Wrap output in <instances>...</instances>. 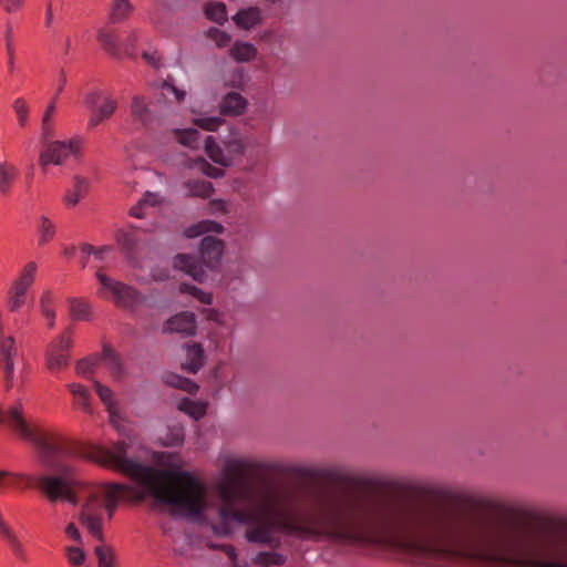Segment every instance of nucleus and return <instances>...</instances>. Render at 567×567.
Listing matches in <instances>:
<instances>
[{"instance_id": "1", "label": "nucleus", "mask_w": 567, "mask_h": 567, "mask_svg": "<svg viewBox=\"0 0 567 567\" xmlns=\"http://www.w3.org/2000/svg\"><path fill=\"white\" fill-rule=\"evenodd\" d=\"M301 525L287 514L251 524L245 538L262 545L269 532L357 547L385 546L403 560L429 567H481V517L379 507L355 498L331 501Z\"/></svg>"}, {"instance_id": "2", "label": "nucleus", "mask_w": 567, "mask_h": 567, "mask_svg": "<svg viewBox=\"0 0 567 567\" xmlns=\"http://www.w3.org/2000/svg\"><path fill=\"white\" fill-rule=\"evenodd\" d=\"M0 424H6L21 439L31 442L39 452L40 464L54 472L41 476L21 474L20 477L34 484L50 503L68 502L76 506L79 504L76 488L81 483L76 478L75 467L64 463L61 457L76 456L78 447L71 443H52L44 435L37 434L23 415V405L20 400L7 411L0 408Z\"/></svg>"}, {"instance_id": "3", "label": "nucleus", "mask_w": 567, "mask_h": 567, "mask_svg": "<svg viewBox=\"0 0 567 567\" xmlns=\"http://www.w3.org/2000/svg\"><path fill=\"white\" fill-rule=\"evenodd\" d=\"M113 471L131 478L135 486L156 484L161 486L163 495L175 497L179 493H189L204 504L195 492L204 491L205 483L196 472L183 467L178 453H158L155 466L128 456Z\"/></svg>"}, {"instance_id": "4", "label": "nucleus", "mask_w": 567, "mask_h": 567, "mask_svg": "<svg viewBox=\"0 0 567 567\" xmlns=\"http://www.w3.org/2000/svg\"><path fill=\"white\" fill-rule=\"evenodd\" d=\"M109 492L105 494V511L111 519L118 507V494L131 492V502L140 504L151 498L150 508L153 512L168 513L173 517H186L203 523L207 519L205 504L193 497L189 493H179L175 497L163 495L161 486H133L126 483L113 482L107 484Z\"/></svg>"}, {"instance_id": "5", "label": "nucleus", "mask_w": 567, "mask_h": 567, "mask_svg": "<svg viewBox=\"0 0 567 567\" xmlns=\"http://www.w3.org/2000/svg\"><path fill=\"white\" fill-rule=\"evenodd\" d=\"M95 277L102 289L112 292L115 307L128 312H135L143 303L144 297L136 287L114 280L101 271H97Z\"/></svg>"}, {"instance_id": "6", "label": "nucleus", "mask_w": 567, "mask_h": 567, "mask_svg": "<svg viewBox=\"0 0 567 567\" xmlns=\"http://www.w3.org/2000/svg\"><path fill=\"white\" fill-rule=\"evenodd\" d=\"M43 145L45 147L39 155V165L43 174H47L49 165H62L70 155L80 156L82 140L73 137L69 141H54Z\"/></svg>"}, {"instance_id": "7", "label": "nucleus", "mask_w": 567, "mask_h": 567, "mask_svg": "<svg viewBox=\"0 0 567 567\" xmlns=\"http://www.w3.org/2000/svg\"><path fill=\"white\" fill-rule=\"evenodd\" d=\"M73 333L74 326L70 324L49 343L45 350V363L50 371H59L69 365Z\"/></svg>"}, {"instance_id": "8", "label": "nucleus", "mask_w": 567, "mask_h": 567, "mask_svg": "<svg viewBox=\"0 0 567 567\" xmlns=\"http://www.w3.org/2000/svg\"><path fill=\"white\" fill-rule=\"evenodd\" d=\"M226 248V243L214 236H204L198 244V258L205 268L210 271H217L220 267L221 257Z\"/></svg>"}, {"instance_id": "9", "label": "nucleus", "mask_w": 567, "mask_h": 567, "mask_svg": "<svg viewBox=\"0 0 567 567\" xmlns=\"http://www.w3.org/2000/svg\"><path fill=\"white\" fill-rule=\"evenodd\" d=\"M173 268L189 276L198 284H205L208 275L198 256L185 252H178L173 257Z\"/></svg>"}, {"instance_id": "10", "label": "nucleus", "mask_w": 567, "mask_h": 567, "mask_svg": "<svg viewBox=\"0 0 567 567\" xmlns=\"http://www.w3.org/2000/svg\"><path fill=\"white\" fill-rule=\"evenodd\" d=\"M197 330V318L192 311H181L171 316L164 327L165 332L179 333L184 337H195Z\"/></svg>"}, {"instance_id": "11", "label": "nucleus", "mask_w": 567, "mask_h": 567, "mask_svg": "<svg viewBox=\"0 0 567 567\" xmlns=\"http://www.w3.org/2000/svg\"><path fill=\"white\" fill-rule=\"evenodd\" d=\"M14 344L16 340L11 336L0 339V361H3L4 363V389L7 392L10 391L13 386V357L17 354V349L14 348Z\"/></svg>"}, {"instance_id": "12", "label": "nucleus", "mask_w": 567, "mask_h": 567, "mask_svg": "<svg viewBox=\"0 0 567 567\" xmlns=\"http://www.w3.org/2000/svg\"><path fill=\"white\" fill-rule=\"evenodd\" d=\"M248 101L238 92H228L223 96L219 113L223 116H240L247 112Z\"/></svg>"}, {"instance_id": "13", "label": "nucleus", "mask_w": 567, "mask_h": 567, "mask_svg": "<svg viewBox=\"0 0 567 567\" xmlns=\"http://www.w3.org/2000/svg\"><path fill=\"white\" fill-rule=\"evenodd\" d=\"M127 450L128 444L125 441H117L111 449L102 447L101 458L97 460V463L103 467L114 470L128 457Z\"/></svg>"}, {"instance_id": "14", "label": "nucleus", "mask_w": 567, "mask_h": 567, "mask_svg": "<svg viewBox=\"0 0 567 567\" xmlns=\"http://www.w3.org/2000/svg\"><path fill=\"white\" fill-rule=\"evenodd\" d=\"M187 350V362L182 364V369L188 373L196 374L205 364V351L203 344L195 341H188L184 344Z\"/></svg>"}, {"instance_id": "15", "label": "nucleus", "mask_w": 567, "mask_h": 567, "mask_svg": "<svg viewBox=\"0 0 567 567\" xmlns=\"http://www.w3.org/2000/svg\"><path fill=\"white\" fill-rule=\"evenodd\" d=\"M233 21L237 28L241 30H250L262 22L261 10L256 6L239 9L233 17Z\"/></svg>"}, {"instance_id": "16", "label": "nucleus", "mask_w": 567, "mask_h": 567, "mask_svg": "<svg viewBox=\"0 0 567 567\" xmlns=\"http://www.w3.org/2000/svg\"><path fill=\"white\" fill-rule=\"evenodd\" d=\"M208 403L206 401H195L188 396H183L177 403V410L194 421L202 420L206 415Z\"/></svg>"}, {"instance_id": "17", "label": "nucleus", "mask_w": 567, "mask_h": 567, "mask_svg": "<svg viewBox=\"0 0 567 567\" xmlns=\"http://www.w3.org/2000/svg\"><path fill=\"white\" fill-rule=\"evenodd\" d=\"M74 186L72 190H68L63 197L66 206H76L90 192V181L80 175L73 177Z\"/></svg>"}, {"instance_id": "18", "label": "nucleus", "mask_w": 567, "mask_h": 567, "mask_svg": "<svg viewBox=\"0 0 567 567\" xmlns=\"http://www.w3.org/2000/svg\"><path fill=\"white\" fill-rule=\"evenodd\" d=\"M115 241L128 262L135 259L137 252V239L133 233L118 229L115 235Z\"/></svg>"}, {"instance_id": "19", "label": "nucleus", "mask_w": 567, "mask_h": 567, "mask_svg": "<svg viewBox=\"0 0 567 567\" xmlns=\"http://www.w3.org/2000/svg\"><path fill=\"white\" fill-rule=\"evenodd\" d=\"M229 53L235 62L247 63L256 59L258 51L252 43L237 40L230 48Z\"/></svg>"}, {"instance_id": "20", "label": "nucleus", "mask_w": 567, "mask_h": 567, "mask_svg": "<svg viewBox=\"0 0 567 567\" xmlns=\"http://www.w3.org/2000/svg\"><path fill=\"white\" fill-rule=\"evenodd\" d=\"M93 385H94V389H95L99 398L101 399L106 411L109 412L110 423H114V417L118 416V412H117V403L114 399L113 391L109 386L102 384L97 380L93 381Z\"/></svg>"}, {"instance_id": "21", "label": "nucleus", "mask_w": 567, "mask_h": 567, "mask_svg": "<svg viewBox=\"0 0 567 567\" xmlns=\"http://www.w3.org/2000/svg\"><path fill=\"white\" fill-rule=\"evenodd\" d=\"M165 384L185 391L190 395H196L199 391V385L194 380L175 372L167 373Z\"/></svg>"}, {"instance_id": "22", "label": "nucleus", "mask_w": 567, "mask_h": 567, "mask_svg": "<svg viewBox=\"0 0 567 567\" xmlns=\"http://www.w3.org/2000/svg\"><path fill=\"white\" fill-rule=\"evenodd\" d=\"M205 153L215 163L223 167H230L233 165V158L224 155L223 150L217 144L216 138L208 135L205 138L204 145Z\"/></svg>"}, {"instance_id": "23", "label": "nucleus", "mask_w": 567, "mask_h": 567, "mask_svg": "<svg viewBox=\"0 0 567 567\" xmlns=\"http://www.w3.org/2000/svg\"><path fill=\"white\" fill-rule=\"evenodd\" d=\"M100 362L104 360L113 374L123 372V362L118 352L110 343L102 344V352L99 353Z\"/></svg>"}, {"instance_id": "24", "label": "nucleus", "mask_w": 567, "mask_h": 567, "mask_svg": "<svg viewBox=\"0 0 567 567\" xmlns=\"http://www.w3.org/2000/svg\"><path fill=\"white\" fill-rule=\"evenodd\" d=\"M131 114L134 121L146 126L151 122V110L143 95H134L131 104Z\"/></svg>"}, {"instance_id": "25", "label": "nucleus", "mask_w": 567, "mask_h": 567, "mask_svg": "<svg viewBox=\"0 0 567 567\" xmlns=\"http://www.w3.org/2000/svg\"><path fill=\"white\" fill-rule=\"evenodd\" d=\"M185 186L192 197L208 199L215 193L213 183L208 181L189 179L185 182Z\"/></svg>"}, {"instance_id": "26", "label": "nucleus", "mask_w": 567, "mask_h": 567, "mask_svg": "<svg viewBox=\"0 0 567 567\" xmlns=\"http://www.w3.org/2000/svg\"><path fill=\"white\" fill-rule=\"evenodd\" d=\"M117 103L113 99H106L101 106L93 110L89 120L90 127H95L104 120L111 117L116 111Z\"/></svg>"}, {"instance_id": "27", "label": "nucleus", "mask_w": 567, "mask_h": 567, "mask_svg": "<svg viewBox=\"0 0 567 567\" xmlns=\"http://www.w3.org/2000/svg\"><path fill=\"white\" fill-rule=\"evenodd\" d=\"M188 167H197L202 174L209 178H220L226 175L225 169L212 165L205 157L196 156L188 159Z\"/></svg>"}, {"instance_id": "28", "label": "nucleus", "mask_w": 567, "mask_h": 567, "mask_svg": "<svg viewBox=\"0 0 567 567\" xmlns=\"http://www.w3.org/2000/svg\"><path fill=\"white\" fill-rule=\"evenodd\" d=\"M81 523L86 527L87 532L99 542L102 543V545L105 542L104 534H103V520L102 517L97 515H90L82 513L80 515Z\"/></svg>"}, {"instance_id": "29", "label": "nucleus", "mask_w": 567, "mask_h": 567, "mask_svg": "<svg viewBox=\"0 0 567 567\" xmlns=\"http://www.w3.org/2000/svg\"><path fill=\"white\" fill-rule=\"evenodd\" d=\"M173 134L175 136V140L178 144L182 146L197 150L198 148V140L200 136V133L197 128L194 127H187V128H175L173 130Z\"/></svg>"}, {"instance_id": "30", "label": "nucleus", "mask_w": 567, "mask_h": 567, "mask_svg": "<svg viewBox=\"0 0 567 567\" xmlns=\"http://www.w3.org/2000/svg\"><path fill=\"white\" fill-rule=\"evenodd\" d=\"M205 17L223 25L227 21V7L224 2H207L203 7Z\"/></svg>"}, {"instance_id": "31", "label": "nucleus", "mask_w": 567, "mask_h": 567, "mask_svg": "<svg viewBox=\"0 0 567 567\" xmlns=\"http://www.w3.org/2000/svg\"><path fill=\"white\" fill-rule=\"evenodd\" d=\"M70 316L73 320H91V306L82 298L70 297Z\"/></svg>"}, {"instance_id": "32", "label": "nucleus", "mask_w": 567, "mask_h": 567, "mask_svg": "<svg viewBox=\"0 0 567 567\" xmlns=\"http://www.w3.org/2000/svg\"><path fill=\"white\" fill-rule=\"evenodd\" d=\"M178 291L183 295H189L196 298L203 305L210 306L214 302L213 292L204 291L199 287L186 281L179 284Z\"/></svg>"}, {"instance_id": "33", "label": "nucleus", "mask_w": 567, "mask_h": 567, "mask_svg": "<svg viewBox=\"0 0 567 567\" xmlns=\"http://www.w3.org/2000/svg\"><path fill=\"white\" fill-rule=\"evenodd\" d=\"M0 535L7 540L13 554L21 560L25 559L24 550L18 537L2 518H0Z\"/></svg>"}, {"instance_id": "34", "label": "nucleus", "mask_w": 567, "mask_h": 567, "mask_svg": "<svg viewBox=\"0 0 567 567\" xmlns=\"http://www.w3.org/2000/svg\"><path fill=\"white\" fill-rule=\"evenodd\" d=\"M287 561V556L277 551H259L252 563L260 567L282 566Z\"/></svg>"}, {"instance_id": "35", "label": "nucleus", "mask_w": 567, "mask_h": 567, "mask_svg": "<svg viewBox=\"0 0 567 567\" xmlns=\"http://www.w3.org/2000/svg\"><path fill=\"white\" fill-rule=\"evenodd\" d=\"M134 11V7L128 0H113L110 22L116 23L126 20Z\"/></svg>"}, {"instance_id": "36", "label": "nucleus", "mask_w": 567, "mask_h": 567, "mask_svg": "<svg viewBox=\"0 0 567 567\" xmlns=\"http://www.w3.org/2000/svg\"><path fill=\"white\" fill-rule=\"evenodd\" d=\"M100 363L99 353H91L82 359H79L75 363V373L79 377L89 378L94 374L96 367Z\"/></svg>"}, {"instance_id": "37", "label": "nucleus", "mask_w": 567, "mask_h": 567, "mask_svg": "<svg viewBox=\"0 0 567 567\" xmlns=\"http://www.w3.org/2000/svg\"><path fill=\"white\" fill-rule=\"evenodd\" d=\"M220 520L243 524L246 522L245 512L237 508L233 503H223L218 508Z\"/></svg>"}, {"instance_id": "38", "label": "nucleus", "mask_w": 567, "mask_h": 567, "mask_svg": "<svg viewBox=\"0 0 567 567\" xmlns=\"http://www.w3.org/2000/svg\"><path fill=\"white\" fill-rule=\"evenodd\" d=\"M29 287H24L23 285H19L17 281L13 282L8 298V309L11 312L18 311L23 305L25 299V293Z\"/></svg>"}, {"instance_id": "39", "label": "nucleus", "mask_w": 567, "mask_h": 567, "mask_svg": "<svg viewBox=\"0 0 567 567\" xmlns=\"http://www.w3.org/2000/svg\"><path fill=\"white\" fill-rule=\"evenodd\" d=\"M229 135L231 136V138L224 141V145H225L227 152L230 155H237V156L245 155L246 145L239 136L240 135L239 130L236 126L231 125L229 127Z\"/></svg>"}, {"instance_id": "40", "label": "nucleus", "mask_w": 567, "mask_h": 567, "mask_svg": "<svg viewBox=\"0 0 567 567\" xmlns=\"http://www.w3.org/2000/svg\"><path fill=\"white\" fill-rule=\"evenodd\" d=\"M159 204V199H158V195L156 193H152V192H145L143 194V197L134 205L130 208L128 210V215L131 217H134V218H144V213H143V208L146 206V205H150V206H157Z\"/></svg>"}, {"instance_id": "41", "label": "nucleus", "mask_w": 567, "mask_h": 567, "mask_svg": "<svg viewBox=\"0 0 567 567\" xmlns=\"http://www.w3.org/2000/svg\"><path fill=\"white\" fill-rule=\"evenodd\" d=\"M97 558V567H117L114 549L109 545H100L94 548Z\"/></svg>"}, {"instance_id": "42", "label": "nucleus", "mask_w": 567, "mask_h": 567, "mask_svg": "<svg viewBox=\"0 0 567 567\" xmlns=\"http://www.w3.org/2000/svg\"><path fill=\"white\" fill-rule=\"evenodd\" d=\"M17 177V168L8 163L0 164V192L7 195L11 189V184Z\"/></svg>"}, {"instance_id": "43", "label": "nucleus", "mask_w": 567, "mask_h": 567, "mask_svg": "<svg viewBox=\"0 0 567 567\" xmlns=\"http://www.w3.org/2000/svg\"><path fill=\"white\" fill-rule=\"evenodd\" d=\"M68 389L74 396L79 399V402L83 408V411L86 413H91V393L89 389L81 383H70L68 384Z\"/></svg>"}, {"instance_id": "44", "label": "nucleus", "mask_w": 567, "mask_h": 567, "mask_svg": "<svg viewBox=\"0 0 567 567\" xmlns=\"http://www.w3.org/2000/svg\"><path fill=\"white\" fill-rule=\"evenodd\" d=\"M97 40L101 43L102 49L113 58L120 56V50L117 39L113 33L104 32L102 30L97 33Z\"/></svg>"}, {"instance_id": "45", "label": "nucleus", "mask_w": 567, "mask_h": 567, "mask_svg": "<svg viewBox=\"0 0 567 567\" xmlns=\"http://www.w3.org/2000/svg\"><path fill=\"white\" fill-rule=\"evenodd\" d=\"M185 442V432L182 425L172 426L166 434L165 440L162 442L163 446L177 447L182 446Z\"/></svg>"}, {"instance_id": "46", "label": "nucleus", "mask_w": 567, "mask_h": 567, "mask_svg": "<svg viewBox=\"0 0 567 567\" xmlns=\"http://www.w3.org/2000/svg\"><path fill=\"white\" fill-rule=\"evenodd\" d=\"M206 35L213 40L218 48H226L231 42V35L217 27H210L206 31Z\"/></svg>"}, {"instance_id": "47", "label": "nucleus", "mask_w": 567, "mask_h": 567, "mask_svg": "<svg viewBox=\"0 0 567 567\" xmlns=\"http://www.w3.org/2000/svg\"><path fill=\"white\" fill-rule=\"evenodd\" d=\"M225 123L226 120L221 116H205L195 120V124L207 132H216Z\"/></svg>"}, {"instance_id": "48", "label": "nucleus", "mask_w": 567, "mask_h": 567, "mask_svg": "<svg viewBox=\"0 0 567 567\" xmlns=\"http://www.w3.org/2000/svg\"><path fill=\"white\" fill-rule=\"evenodd\" d=\"M39 245H45L53 239L55 234L54 224L45 216L41 217Z\"/></svg>"}, {"instance_id": "49", "label": "nucleus", "mask_w": 567, "mask_h": 567, "mask_svg": "<svg viewBox=\"0 0 567 567\" xmlns=\"http://www.w3.org/2000/svg\"><path fill=\"white\" fill-rule=\"evenodd\" d=\"M37 264L34 261L28 262L18 279L16 280L19 285H23L24 287H30L35 278L37 272Z\"/></svg>"}, {"instance_id": "50", "label": "nucleus", "mask_w": 567, "mask_h": 567, "mask_svg": "<svg viewBox=\"0 0 567 567\" xmlns=\"http://www.w3.org/2000/svg\"><path fill=\"white\" fill-rule=\"evenodd\" d=\"M207 547L213 550H225L233 567H238V553L237 548L231 544H216L213 542L207 543Z\"/></svg>"}, {"instance_id": "51", "label": "nucleus", "mask_w": 567, "mask_h": 567, "mask_svg": "<svg viewBox=\"0 0 567 567\" xmlns=\"http://www.w3.org/2000/svg\"><path fill=\"white\" fill-rule=\"evenodd\" d=\"M54 299L51 290H45L40 298V306L42 315L47 319H55V311L53 309Z\"/></svg>"}, {"instance_id": "52", "label": "nucleus", "mask_w": 567, "mask_h": 567, "mask_svg": "<svg viewBox=\"0 0 567 567\" xmlns=\"http://www.w3.org/2000/svg\"><path fill=\"white\" fill-rule=\"evenodd\" d=\"M66 557L71 566L79 567L85 561L86 554L83 548L79 546L66 547Z\"/></svg>"}, {"instance_id": "53", "label": "nucleus", "mask_w": 567, "mask_h": 567, "mask_svg": "<svg viewBox=\"0 0 567 567\" xmlns=\"http://www.w3.org/2000/svg\"><path fill=\"white\" fill-rule=\"evenodd\" d=\"M20 126L24 127L28 122L29 106L23 97H18L13 103Z\"/></svg>"}, {"instance_id": "54", "label": "nucleus", "mask_w": 567, "mask_h": 567, "mask_svg": "<svg viewBox=\"0 0 567 567\" xmlns=\"http://www.w3.org/2000/svg\"><path fill=\"white\" fill-rule=\"evenodd\" d=\"M54 136V122L41 121V143L47 144L53 142L51 138Z\"/></svg>"}, {"instance_id": "55", "label": "nucleus", "mask_w": 567, "mask_h": 567, "mask_svg": "<svg viewBox=\"0 0 567 567\" xmlns=\"http://www.w3.org/2000/svg\"><path fill=\"white\" fill-rule=\"evenodd\" d=\"M202 224H203V229H204L205 236L212 235V234L220 235L225 231V227L216 220L203 219Z\"/></svg>"}, {"instance_id": "56", "label": "nucleus", "mask_w": 567, "mask_h": 567, "mask_svg": "<svg viewBox=\"0 0 567 567\" xmlns=\"http://www.w3.org/2000/svg\"><path fill=\"white\" fill-rule=\"evenodd\" d=\"M200 312L207 321H213L219 326L224 324L223 312L216 308H202Z\"/></svg>"}, {"instance_id": "57", "label": "nucleus", "mask_w": 567, "mask_h": 567, "mask_svg": "<svg viewBox=\"0 0 567 567\" xmlns=\"http://www.w3.org/2000/svg\"><path fill=\"white\" fill-rule=\"evenodd\" d=\"M208 209L212 214L221 213L226 215L228 213L227 202L221 198L210 199L208 203Z\"/></svg>"}, {"instance_id": "58", "label": "nucleus", "mask_w": 567, "mask_h": 567, "mask_svg": "<svg viewBox=\"0 0 567 567\" xmlns=\"http://www.w3.org/2000/svg\"><path fill=\"white\" fill-rule=\"evenodd\" d=\"M212 529H213L214 534L219 537H228L233 533L230 522H226V520H220L219 524L213 525Z\"/></svg>"}, {"instance_id": "59", "label": "nucleus", "mask_w": 567, "mask_h": 567, "mask_svg": "<svg viewBox=\"0 0 567 567\" xmlns=\"http://www.w3.org/2000/svg\"><path fill=\"white\" fill-rule=\"evenodd\" d=\"M24 2L25 0H0L1 7L8 13L19 11L23 7Z\"/></svg>"}, {"instance_id": "60", "label": "nucleus", "mask_w": 567, "mask_h": 567, "mask_svg": "<svg viewBox=\"0 0 567 567\" xmlns=\"http://www.w3.org/2000/svg\"><path fill=\"white\" fill-rule=\"evenodd\" d=\"M162 87L172 92L175 95L177 102H183L185 100L186 92L178 89L176 85H174V83L166 80L163 82Z\"/></svg>"}, {"instance_id": "61", "label": "nucleus", "mask_w": 567, "mask_h": 567, "mask_svg": "<svg viewBox=\"0 0 567 567\" xmlns=\"http://www.w3.org/2000/svg\"><path fill=\"white\" fill-rule=\"evenodd\" d=\"M64 533L66 534V536L69 538H71L73 542L78 543V544H82L83 543V539H82V535L78 528V526L74 524V523H69L64 529Z\"/></svg>"}, {"instance_id": "62", "label": "nucleus", "mask_w": 567, "mask_h": 567, "mask_svg": "<svg viewBox=\"0 0 567 567\" xmlns=\"http://www.w3.org/2000/svg\"><path fill=\"white\" fill-rule=\"evenodd\" d=\"M142 59L148 64L151 65L152 68H154L155 70H158L161 69L162 66V59L161 56H157L156 55V52H147V51H144L142 53Z\"/></svg>"}, {"instance_id": "63", "label": "nucleus", "mask_w": 567, "mask_h": 567, "mask_svg": "<svg viewBox=\"0 0 567 567\" xmlns=\"http://www.w3.org/2000/svg\"><path fill=\"white\" fill-rule=\"evenodd\" d=\"M184 234H185V236L187 238H197V237H200V236L204 237L205 233H204V229H203L202 220H199L196 224H193L189 227H187L185 229Z\"/></svg>"}, {"instance_id": "64", "label": "nucleus", "mask_w": 567, "mask_h": 567, "mask_svg": "<svg viewBox=\"0 0 567 567\" xmlns=\"http://www.w3.org/2000/svg\"><path fill=\"white\" fill-rule=\"evenodd\" d=\"M100 100H101V92L93 91L85 96L84 103H85L86 107L91 109V111L93 112V110L97 107V102Z\"/></svg>"}]
</instances>
